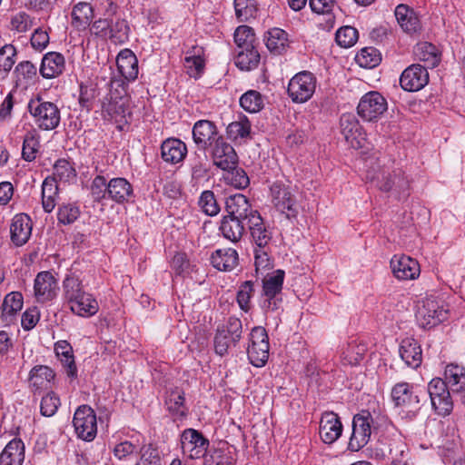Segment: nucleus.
Segmentation results:
<instances>
[{
	"mask_svg": "<svg viewBox=\"0 0 465 465\" xmlns=\"http://www.w3.org/2000/svg\"><path fill=\"white\" fill-rule=\"evenodd\" d=\"M27 109L35 125L41 130H54L60 124V110L52 102L44 101L41 97L37 96L29 101Z\"/></svg>",
	"mask_w": 465,
	"mask_h": 465,
	"instance_id": "1",
	"label": "nucleus"
},
{
	"mask_svg": "<svg viewBox=\"0 0 465 465\" xmlns=\"http://www.w3.org/2000/svg\"><path fill=\"white\" fill-rule=\"evenodd\" d=\"M420 392L413 384L401 381L392 387L391 395L394 405L412 418L420 410Z\"/></svg>",
	"mask_w": 465,
	"mask_h": 465,
	"instance_id": "2",
	"label": "nucleus"
},
{
	"mask_svg": "<svg viewBox=\"0 0 465 465\" xmlns=\"http://www.w3.org/2000/svg\"><path fill=\"white\" fill-rule=\"evenodd\" d=\"M284 271L277 270L262 279V307L265 312H275L282 307Z\"/></svg>",
	"mask_w": 465,
	"mask_h": 465,
	"instance_id": "3",
	"label": "nucleus"
},
{
	"mask_svg": "<svg viewBox=\"0 0 465 465\" xmlns=\"http://www.w3.org/2000/svg\"><path fill=\"white\" fill-rule=\"evenodd\" d=\"M449 310L442 300L427 296L418 307L416 318L423 328H431L447 320Z\"/></svg>",
	"mask_w": 465,
	"mask_h": 465,
	"instance_id": "4",
	"label": "nucleus"
},
{
	"mask_svg": "<svg viewBox=\"0 0 465 465\" xmlns=\"http://www.w3.org/2000/svg\"><path fill=\"white\" fill-rule=\"evenodd\" d=\"M273 206L288 219H295L299 213L297 200L290 184L277 181L270 186Z\"/></svg>",
	"mask_w": 465,
	"mask_h": 465,
	"instance_id": "5",
	"label": "nucleus"
},
{
	"mask_svg": "<svg viewBox=\"0 0 465 465\" xmlns=\"http://www.w3.org/2000/svg\"><path fill=\"white\" fill-rule=\"evenodd\" d=\"M316 85L315 75L309 71H302L291 78L287 93L293 103L303 104L312 97Z\"/></svg>",
	"mask_w": 465,
	"mask_h": 465,
	"instance_id": "6",
	"label": "nucleus"
},
{
	"mask_svg": "<svg viewBox=\"0 0 465 465\" xmlns=\"http://www.w3.org/2000/svg\"><path fill=\"white\" fill-rule=\"evenodd\" d=\"M242 324L239 318L230 317L226 323L219 326L214 337L215 352L223 356L232 346H235L242 337Z\"/></svg>",
	"mask_w": 465,
	"mask_h": 465,
	"instance_id": "7",
	"label": "nucleus"
},
{
	"mask_svg": "<svg viewBox=\"0 0 465 465\" xmlns=\"http://www.w3.org/2000/svg\"><path fill=\"white\" fill-rule=\"evenodd\" d=\"M373 417L369 411H361L354 415L352 432L348 443L350 450L358 451L367 445L373 430Z\"/></svg>",
	"mask_w": 465,
	"mask_h": 465,
	"instance_id": "8",
	"label": "nucleus"
},
{
	"mask_svg": "<svg viewBox=\"0 0 465 465\" xmlns=\"http://www.w3.org/2000/svg\"><path fill=\"white\" fill-rule=\"evenodd\" d=\"M269 338L266 330L262 326L252 328L250 334V344L247 349L248 359L255 367H262L269 358Z\"/></svg>",
	"mask_w": 465,
	"mask_h": 465,
	"instance_id": "9",
	"label": "nucleus"
},
{
	"mask_svg": "<svg viewBox=\"0 0 465 465\" xmlns=\"http://www.w3.org/2000/svg\"><path fill=\"white\" fill-rule=\"evenodd\" d=\"M73 425L78 438L92 441L97 434V419L94 411L88 405L79 406L73 419Z\"/></svg>",
	"mask_w": 465,
	"mask_h": 465,
	"instance_id": "10",
	"label": "nucleus"
},
{
	"mask_svg": "<svg viewBox=\"0 0 465 465\" xmlns=\"http://www.w3.org/2000/svg\"><path fill=\"white\" fill-rule=\"evenodd\" d=\"M428 393L434 411L440 416H448L453 409L451 391L442 379H432L428 384Z\"/></svg>",
	"mask_w": 465,
	"mask_h": 465,
	"instance_id": "11",
	"label": "nucleus"
},
{
	"mask_svg": "<svg viewBox=\"0 0 465 465\" xmlns=\"http://www.w3.org/2000/svg\"><path fill=\"white\" fill-rule=\"evenodd\" d=\"M387 108L386 99L379 92L371 91L361 98L357 112L364 121L374 122L386 112Z\"/></svg>",
	"mask_w": 465,
	"mask_h": 465,
	"instance_id": "12",
	"label": "nucleus"
},
{
	"mask_svg": "<svg viewBox=\"0 0 465 465\" xmlns=\"http://www.w3.org/2000/svg\"><path fill=\"white\" fill-rule=\"evenodd\" d=\"M209 440L194 429H185L181 434V448L183 456L194 460L205 457Z\"/></svg>",
	"mask_w": 465,
	"mask_h": 465,
	"instance_id": "13",
	"label": "nucleus"
},
{
	"mask_svg": "<svg viewBox=\"0 0 465 465\" xmlns=\"http://www.w3.org/2000/svg\"><path fill=\"white\" fill-rule=\"evenodd\" d=\"M213 164L223 171L235 169L238 162L237 154L233 147L228 143L223 135L217 137L208 147Z\"/></svg>",
	"mask_w": 465,
	"mask_h": 465,
	"instance_id": "14",
	"label": "nucleus"
},
{
	"mask_svg": "<svg viewBox=\"0 0 465 465\" xmlns=\"http://www.w3.org/2000/svg\"><path fill=\"white\" fill-rule=\"evenodd\" d=\"M341 132L346 143L353 149H361L366 145V134L362 130L356 116L344 114L340 120Z\"/></svg>",
	"mask_w": 465,
	"mask_h": 465,
	"instance_id": "15",
	"label": "nucleus"
},
{
	"mask_svg": "<svg viewBox=\"0 0 465 465\" xmlns=\"http://www.w3.org/2000/svg\"><path fill=\"white\" fill-rule=\"evenodd\" d=\"M376 456L391 460V465H408V447L400 435L381 442L376 450Z\"/></svg>",
	"mask_w": 465,
	"mask_h": 465,
	"instance_id": "16",
	"label": "nucleus"
},
{
	"mask_svg": "<svg viewBox=\"0 0 465 465\" xmlns=\"http://www.w3.org/2000/svg\"><path fill=\"white\" fill-rule=\"evenodd\" d=\"M443 381L454 397L465 406V368L453 363L447 365Z\"/></svg>",
	"mask_w": 465,
	"mask_h": 465,
	"instance_id": "17",
	"label": "nucleus"
},
{
	"mask_svg": "<svg viewBox=\"0 0 465 465\" xmlns=\"http://www.w3.org/2000/svg\"><path fill=\"white\" fill-rule=\"evenodd\" d=\"M429 82V74L425 66L411 64L406 68L400 78V84L405 91L417 92Z\"/></svg>",
	"mask_w": 465,
	"mask_h": 465,
	"instance_id": "18",
	"label": "nucleus"
},
{
	"mask_svg": "<svg viewBox=\"0 0 465 465\" xmlns=\"http://www.w3.org/2000/svg\"><path fill=\"white\" fill-rule=\"evenodd\" d=\"M34 291L38 302L52 301L57 295V281L50 272H41L35 279Z\"/></svg>",
	"mask_w": 465,
	"mask_h": 465,
	"instance_id": "19",
	"label": "nucleus"
},
{
	"mask_svg": "<svg viewBox=\"0 0 465 465\" xmlns=\"http://www.w3.org/2000/svg\"><path fill=\"white\" fill-rule=\"evenodd\" d=\"M221 135L215 124L209 120H199L193 124V139L200 150H207Z\"/></svg>",
	"mask_w": 465,
	"mask_h": 465,
	"instance_id": "20",
	"label": "nucleus"
},
{
	"mask_svg": "<svg viewBox=\"0 0 465 465\" xmlns=\"http://www.w3.org/2000/svg\"><path fill=\"white\" fill-rule=\"evenodd\" d=\"M341 433L342 424L339 416L332 411L322 413L319 425L321 440L325 444H332L341 437Z\"/></svg>",
	"mask_w": 465,
	"mask_h": 465,
	"instance_id": "21",
	"label": "nucleus"
},
{
	"mask_svg": "<svg viewBox=\"0 0 465 465\" xmlns=\"http://www.w3.org/2000/svg\"><path fill=\"white\" fill-rule=\"evenodd\" d=\"M252 241L255 245L254 249L270 248L272 239V232L267 226L259 213H252L248 222Z\"/></svg>",
	"mask_w": 465,
	"mask_h": 465,
	"instance_id": "22",
	"label": "nucleus"
},
{
	"mask_svg": "<svg viewBox=\"0 0 465 465\" xmlns=\"http://www.w3.org/2000/svg\"><path fill=\"white\" fill-rule=\"evenodd\" d=\"M393 275L399 280H413L420 275L418 262L410 256L394 255L391 260Z\"/></svg>",
	"mask_w": 465,
	"mask_h": 465,
	"instance_id": "23",
	"label": "nucleus"
},
{
	"mask_svg": "<svg viewBox=\"0 0 465 465\" xmlns=\"http://www.w3.org/2000/svg\"><path fill=\"white\" fill-rule=\"evenodd\" d=\"M32 221L25 213L15 215L10 225L11 240L16 246L24 245L30 238Z\"/></svg>",
	"mask_w": 465,
	"mask_h": 465,
	"instance_id": "24",
	"label": "nucleus"
},
{
	"mask_svg": "<svg viewBox=\"0 0 465 465\" xmlns=\"http://www.w3.org/2000/svg\"><path fill=\"white\" fill-rule=\"evenodd\" d=\"M225 210L227 216L244 219L250 221L252 213H258L251 208L247 197L242 193H235L227 197L225 201Z\"/></svg>",
	"mask_w": 465,
	"mask_h": 465,
	"instance_id": "25",
	"label": "nucleus"
},
{
	"mask_svg": "<svg viewBox=\"0 0 465 465\" xmlns=\"http://www.w3.org/2000/svg\"><path fill=\"white\" fill-rule=\"evenodd\" d=\"M187 154L186 144L177 138H168L161 145V155L164 162L176 164L183 161Z\"/></svg>",
	"mask_w": 465,
	"mask_h": 465,
	"instance_id": "26",
	"label": "nucleus"
},
{
	"mask_svg": "<svg viewBox=\"0 0 465 465\" xmlns=\"http://www.w3.org/2000/svg\"><path fill=\"white\" fill-rule=\"evenodd\" d=\"M107 193L109 194V200L116 203H124L132 200L134 189L125 178L117 177L108 182Z\"/></svg>",
	"mask_w": 465,
	"mask_h": 465,
	"instance_id": "27",
	"label": "nucleus"
},
{
	"mask_svg": "<svg viewBox=\"0 0 465 465\" xmlns=\"http://www.w3.org/2000/svg\"><path fill=\"white\" fill-rule=\"evenodd\" d=\"M64 68V55L57 52H50L44 55L39 71L44 78L51 79L60 75Z\"/></svg>",
	"mask_w": 465,
	"mask_h": 465,
	"instance_id": "28",
	"label": "nucleus"
},
{
	"mask_svg": "<svg viewBox=\"0 0 465 465\" xmlns=\"http://www.w3.org/2000/svg\"><path fill=\"white\" fill-rule=\"evenodd\" d=\"M55 374L46 365H36L29 373V385L34 391H43L51 388Z\"/></svg>",
	"mask_w": 465,
	"mask_h": 465,
	"instance_id": "29",
	"label": "nucleus"
},
{
	"mask_svg": "<svg viewBox=\"0 0 465 465\" xmlns=\"http://www.w3.org/2000/svg\"><path fill=\"white\" fill-rule=\"evenodd\" d=\"M116 65L121 75L128 82L137 78L138 60L131 50L124 49L118 54Z\"/></svg>",
	"mask_w": 465,
	"mask_h": 465,
	"instance_id": "30",
	"label": "nucleus"
},
{
	"mask_svg": "<svg viewBox=\"0 0 465 465\" xmlns=\"http://www.w3.org/2000/svg\"><path fill=\"white\" fill-rule=\"evenodd\" d=\"M67 303L72 312L81 317H91L96 314L99 310L98 302L91 293L86 292Z\"/></svg>",
	"mask_w": 465,
	"mask_h": 465,
	"instance_id": "31",
	"label": "nucleus"
},
{
	"mask_svg": "<svg viewBox=\"0 0 465 465\" xmlns=\"http://www.w3.org/2000/svg\"><path fill=\"white\" fill-rule=\"evenodd\" d=\"M25 460V444L20 439H13L0 455V465H22Z\"/></svg>",
	"mask_w": 465,
	"mask_h": 465,
	"instance_id": "32",
	"label": "nucleus"
},
{
	"mask_svg": "<svg viewBox=\"0 0 465 465\" xmlns=\"http://www.w3.org/2000/svg\"><path fill=\"white\" fill-rule=\"evenodd\" d=\"M238 252L232 248L216 250L211 256V263L219 271L231 272L238 264Z\"/></svg>",
	"mask_w": 465,
	"mask_h": 465,
	"instance_id": "33",
	"label": "nucleus"
},
{
	"mask_svg": "<svg viewBox=\"0 0 465 465\" xmlns=\"http://www.w3.org/2000/svg\"><path fill=\"white\" fill-rule=\"evenodd\" d=\"M54 351L61 363L65 369V372L70 378L77 377V368L74 361L73 347L66 341H58L54 344Z\"/></svg>",
	"mask_w": 465,
	"mask_h": 465,
	"instance_id": "34",
	"label": "nucleus"
},
{
	"mask_svg": "<svg viewBox=\"0 0 465 465\" xmlns=\"http://www.w3.org/2000/svg\"><path fill=\"white\" fill-rule=\"evenodd\" d=\"M399 351L401 358L408 366L415 369L420 365L422 359L421 349L414 339L407 338L402 340Z\"/></svg>",
	"mask_w": 465,
	"mask_h": 465,
	"instance_id": "35",
	"label": "nucleus"
},
{
	"mask_svg": "<svg viewBox=\"0 0 465 465\" xmlns=\"http://www.w3.org/2000/svg\"><path fill=\"white\" fill-rule=\"evenodd\" d=\"M71 17L72 25L78 30H84L91 25L94 8L87 2H79L73 6Z\"/></svg>",
	"mask_w": 465,
	"mask_h": 465,
	"instance_id": "36",
	"label": "nucleus"
},
{
	"mask_svg": "<svg viewBox=\"0 0 465 465\" xmlns=\"http://www.w3.org/2000/svg\"><path fill=\"white\" fill-rule=\"evenodd\" d=\"M203 55V49L200 46H193L192 50L186 52L184 66L191 77L196 79L203 73L205 61Z\"/></svg>",
	"mask_w": 465,
	"mask_h": 465,
	"instance_id": "37",
	"label": "nucleus"
},
{
	"mask_svg": "<svg viewBox=\"0 0 465 465\" xmlns=\"http://www.w3.org/2000/svg\"><path fill=\"white\" fill-rule=\"evenodd\" d=\"M395 17L401 27L408 34L416 33L420 28V20L413 10L401 4L395 9Z\"/></svg>",
	"mask_w": 465,
	"mask_h": 465,
	"instance_id": "38",
	"label": "nucleus"
},
{
	"mask_svg": "<svg viewBox=\"0 0 465 465\" xmlns=\"http://www.w3.org/2000/svg\"><path fill=\"white\" fill-rule=\"evenodd\" d=\"M37 68L33 63L29 61L20 62L14 71L15 87L26 88L35 82Z\"/></svg>",
	"mask_w": 465,
	"mask_h": 465,
	"instance_id": "39",
	"label": "nucleus"
},
{
	"mask_svg": "<svg viewBox=\"0 0 465 465\" xmlns=\"http://www.w3.org/2000/svg\"><path fill=\"white\" fill-rule=\"evenodd\" d=\"M243 220L244 219L224 216L220 225V231L223 237L232 242H238L244 232Z\"/></svg>",
	"mask_w": 465,
	"mask_h": 465,
	"instance_id": "40",
	"label": "nucleus"
},
{
	"mask_svg": "<svg viewBox=\"0 0 465 465\" xmlns=\"http://www.w3.org/2000/svg\"><path fill=\"white\" fill-rule=\"evenodd\" d=\"M414 54L420 61L424 63L425 68H434L440 61L438 48L428 42L419 43L415 46Z\"/></svg>",
	"mask_w": 465,
	"mask_h": 465,
	"instance_id": "41",
	"label": "nucleus"
},
{
	"mask_svg": "<svg viewBox=\"0 0 465 465\" xmlns=\"http://www.w3.org/2000/svg\"><path fill=\"white\" fill-rule=\"evenodd\" d=\"M23 295L18 292L8 293L2 304L1 320L3 322L9 323L13 317L22 310Z\"/></svg>",
	"mask_w": 465,
	"mask_h": 465,
	"instance_id": "42",
	"label": "nucleus"
},
{
	"mask_svg": "<svg viewBox=\"0 0 465 465\" xmlns=\"http://www.w3.org/2000/svg\"><path fill=\"white\" fill-rule=\"evenodd\" d=\"M58 183L54 178L46 177L42 183V205L45 213H51L58 198Z\"/></svg>",
	"mask_w": 465,
	"mask_h": 465,
	"instance_id": "43",
	"label": "nucleus"
},
{
	"mask_svg": "<svg viewBox=\"0 0 465 465\" xmlns=\"http://www.w3.org/2000/svg\"><path fill=\"white\" fill-rule=\"evenodd\" d=\"M266 47L274 54H282L288 46V38L285 31L280 28L269 30L264 37Z\"/></svg>",
	"mask_w": 465,
	"mask_h": 465,
	"instance_id": "44",
	"label": "nucleus"
},
{
	"mask_svg": "<svg viewBox=\"0 0 465 465\" xmlns=\"http://www.w3.org/2000/svg\"><path fill=\"white\" fill-rule=\"evenodd\" d=\"M102 112L112 119L124 116L125 113L124 99L111 91L103 101Z\"/></svg>",
	"mask_w": 465,
	"mask_h": 465,
	"instance_id": "45",
	"label": "nucleus"
},
{
	"mask_svg": "<svg viewBox=\"0 0 465 465\" xmlns=\"http://www.w3.org/2000/svg\"><path fill=\"white\" fill-rule=\"evenodd\" d=\"M260 61V54L255 47L238 49L235 64L241 70L249 71L255 68Z\"/></svg>",
	"mask_w": 465,
	"mask_h": 465,
	"instance_id": "46",
	"label": "nucleus"
},
{
	"mask_svg": "<svg viewBox=\"0 0 465 465\" xmlns=\"http://www.w3.org/2000/svg\"><path fill=\"white\" fill-rule=\"evenodd\" d=\"M84 292L82 280L77 275L71 273L65 276L63 281V297L65 302L75 300Z\"/></svg>",
	"mask_w": 465,
	"mask_h": 465,
	"instance_id": "47",
	"label": "nucleus"
},
{
	"mask_svg": "<svg viewBox=\"0 0 465 465\" xmlns=\"http://www.w3.org/2000/svg\"><path fill=\"white\" fill-rule=\"evenodd\" d=\"M185 398L184 392L175 388L172 390L165 400V404L170 412L179 416H185L187 413V408L184 405Z\"/></svg>",
	"mask_w": 465,
	"mask_h": 465,
	"instance_id": "48",
	"label": "nucleus"
},
{
	"mask_svg": "<svg viewBox=\"0 0 465 465\" xmlns=\"http://www.w3.org/2000/svg\"><path fill=\"white\" fill-rule=\"evenodd\" d=\"M16 50L12 45H5L0 49V80L6 79L8 73L15 64Z\"/></svg>",
	"mask_w": 465,
	"mask_h": 465,
	"instance_id": "49",
	"label": "nucleus"
},
{
	"mask_svg": "<svg viewBox=\"0 0 465 465\" xmlns=\"http://www.w3.org/2000/svg\"><path fill=\"white\" fill-rule=\"evenodd\" d=\"M240 104L246 112L257 113L263 107V99L259 92L249 90L241 96Z\"/></svg>",
	"mask_w": 465,
	"mask_h": 465,
	"instance_id": "50",
	"label": "nucleus"
},
{
	"mask_svg": "<svg viewBox=\"0 0 465 465\" xmlns=\"http://www.w3.org/2000/svg\"><path fill=\"white\" fill-rule=\"evenodd\" d=\"M75 176V170L71 163L65 159H59L54 164V172L50 177L56 182H68Z\"/></svg>",
	"mask_w": 465,
	"mask_h": 465,
	"instance_id": "51",
	"label": "nucleus"
},
{
	"mask_svg": "<svg viewBox=\"0 0 465 465\" xmlns=\"http://www.w3.org/2000/svg\"><path fill=\"white\" fill-rule=\"evenodd\" d=\"M39 140L34 132H28L23 141L22 157L27 162H32L36 158L39 150Z\"/></svg>",
	"mask_w": 465,
	"mask_h": 465,
	"instance_id": "52",
	"label": "nucleus"
},
{
	"mask_svg": "<svg viewBox=\"0 0 465 465\" xmlns=\"http://www.w3.org/2000/svg\"><path fill=\"white\" fill-rule=\"evenodd\" d=\"M135 465H162V458L158 450L151 444L142 446Z\"/></svg>",
	"mask_w": 465,
	"mask_h": 465,
	"instance_id": "53",
	"label": "nucleus"
},
{
	"mask_svg": "<svg viewBox=\"0 0 465 465\" xmlns=\"http://www.w3.org/2000/svg\"><path fill=\"white\" fill-rule=\"evenodd\" d=\"M255 35L252 28L240 25L234 32V42L238 49L254 47Z\"/></svg>",
	"mask_w": 465,
	"mask_h": 465,
	"instance_id": "54",
	"label": "nucleus"
},
{
	"mask_svg": "<svg viewBox=\"0 0 465 465\" xmlns=\"http://www.w3.org/2000/svg\"><path fill=\"white\" fill-rule=\"evenodd\" d=\"M234 9L237 18L242 22L254 17L257 12L255 0H234Z\"/></svg>",
	"mask_w": 465,
	"mask_h": 465,
	"instance_id": "55",
	"label": "nucleus"
},
{
	"mask_svg": "<svg viewBox=\"0 0 465 465\" xmlns=\"http://www.w3.org/2000/svg\"><path fill=\"white\" fill-rule=\"evenodd\" d=\"M251 132V124L244 116L239 121L231 123L227 127V134L232 140L242 139L247 137Z\"/></svg>",
	"mask_w": 465,
	"mask_h": 465,
	"instance_id": "56",
	"label": "nucleus"
},
{
	"mask_svg": "<svg viewBox=\"0 0 465 465\" xmlns=\"http://www.w3.org/2000/svg\"><path fill=\"white\" fill-rule=\"evenodd\" d=\"M358 31L356 28L352 26H343L341 27L335 35V39L337 44L344 48H349L355 45L358 40Z\"/></svg>",
	"mask_w": 465,
	"mask_h": 465,
	"instance_id": "57",
	"label": "nucleus"
},
{
	"mask_svg": "<svg viewBox=\"0 0 465 465\" xmlns=\"http://www.w3.org/2000/svg\"><path fill=\"white\" fill-rule=\"evenodd\" d=\"M357 64L363 68H373L380 64L381 57L374 48H363L356 55Z\"/></svg>",
	"mask_w": 465,
	"mask_h": 465,
	"instance_id": "58",
	"label": "nucleus"
},
{
	"mask_svg": "<svg viewBox=\"0 0 465 465\" xmlns=\"http://www.w3.org/2000/svg\"><path fill=\"white\" fill-rule=\"evenodd\" d=\"M199 205L203 212L209 216H214L220 212V206L217 203L214 193L209 190L203 191L199 199Z\"/></svg>",
	"mask_w": 465,
	"mask_h": 465,
	"instance_id": "59",
	"label": "nucleus"
},
{
	"mask_svg": "<svg viewBox=\"0 0 465 465\" xmlns=\"http://www.w3.org/2000/svg\"><path fill=\"white\" fill-rule=\"evenodd\" d=\"M235 459L230 451L217 449L204 457V465H234Z\"/></svg>",
	"mask_w": 465,
	"mask_h": 465,
	"instance_id": "60",
	"label": "nucleus"
},
{
	"mask_svg": "<svg viewBox=\"0 0 465 465\" xmlns=\"http://www.w3.org/2000/svg\"><path fill=\"white\" fill-rule=\"evenodd\" d=\"M366 346L362 343L351 341L342 352L344 359L351 365H356L366 352Z\"/></svg>",
	"mask_w": 465,
	"mask_h": 465,
	"instance_id": "61",
	"label": "nucleus"
},
{
	"mask_svg": "<svg viewBox=\"0 0 465 465\" xmlns=\"http://www.w3.org/2000/svg\"><path fill=\"white\" fill-rule=\"evenodd\" d=\"M271 248L254 249V265L258 274L272 267V262L270 257Z\"/></svg>",
	"mask_w": 465,
	"mask_h": 465,
	"instance_id": "62",
	"label": "nucleus"
},
{
	"mask_svg": "<svg viewBox=\"0 0 465 465\" xmlns=\"http://www.w3.org/2000/svg\"><path fill=\"white\" fill-rule=\"evenodd\" d=\"M254 292L253 282L252 281L244 282L237 292V302L240 308L248 312L250 309V302Z\"/></svg>",
	"mask_w": 465,
	"mask_h": 465,
	"instance_id": "63",
	"label": "nucleus"
},
{
	"mask_svg": "<svg viewBox=\"0 0 465 465\" xmlns=\"http://www.w3.org/2000/svg\"><path fill=\"white\" fill-rule=\"evenodd\" d=\"M60 405L58 396L54 392H49L42 398L40 411L45 417H52L55 414Z\"/></svg>",
	"mask_w": 465,
	"mask_h": 465,
	"instance_id": "64",
	"label": "nucleus"
}]
</instances>
